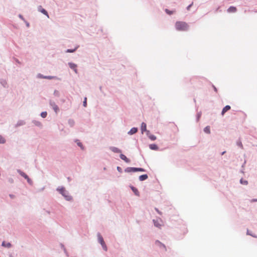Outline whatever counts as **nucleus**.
Wrapping results in <instances>:
<instances>
[{
	"label": "nucleus",
	"instance_id": "obj_1",
	"mask_svg": "<svg viewBox=\"0 0 257 257\" xmlns=\"http://www.w3.org/2000/svg\"><path fill=\"white\" fill-rule=\"evenodd\" d=\"M176 29L178 31H186L188 29V25L184 22L178 21L175 24Z\"/></svg>",
	"mask_w": 257,
	"mask_h": 257
},
{
	"label": "nucleus",
	"instance_id": "obj_2",
	"mask_svg": "<svg viewBox=\"0 0 257 257\" xmlns=\"http://www.w3.org/2000/svg\"><path fill=\"white\" fill-rule=\"evenodd\" d=\"M98 239L99 242L101 244L103 249L105 250H107L105 242L103 240V237H102V236L100 234L98 235Z\"/></svg>",
	"mask_w": 257,
	"mask_h": 257
},
{
	"label": "nucleus",
	"instance_id": "obj_3",
	"mask_svg": "<svg viewBox=\"0 0 257 257\" xmlns=\"http://www.w3.org/2000/svg\"><path fill=\"white\" fill-rule=\"evenodd\" d=\"M58 190H59V191L65 197L66 199L68 200H69L71 199V197L70 196H66L65 195V190L64 189V188H60V189H58Z\"/></svg>",
	"mask_w": 257,
	"mask_h": 257
},
{
	"label": "nucleus",
	"instance_id": "obj_4",
	"mask_svg": "<svg viewBox=\"0 0 257 257\" xmlns=\"http://www.w3.org/2000/svg\"><path fill=\"white\" fill-rule=\"evenodd\" d=\"M153 221H154L155 226H156V227H160L162 225L163 222L161 220V219H159V220H154Z\"/></svg>",
	"mask_w": 257,
	"mask_h": 257
},
{
	"label": "nucleus",
	"instance_id": "obj_5",
	"mask_svg": "<svg viewBox=\"0 0 257 257\" xmlns=\"http://www.w3.org/2000/svg\"><path fill=\"white\" fill-rule=\"evenodd\" d=\"M50 105H51L55 112L57 113L59 110L58 106L54 102L52 101L50 102Z\"/></svg>",
	"mask_w": 257,
	"mask_h": 257
},
{
	"label": "nucleus",
	"instance_id": "obj_6",
	"mask_svg": "<svg viewBox=\"0 0 257 257\" xmlns=\"http://www.w3.org/2000/svg\"><path fill=\"white\" fill-rule=\"evenodd\" d=\"M38 9L39 12L47 16V17H49V15L48 14L47 12L45 9H44L42 6H40Z\"/></svg>",
	"mask_w": 257,
	"mask_h": 257
},
{
	"label": "nucleus",
	"instance_id": "obj_7",
	"mask_svg": "<svg viewBox=\"0 0 257 257\" xmlns=\"http://www.w3.org/2000/svg\"><path fill=\"white\" fill-rule=\"evenodd\" d=\"M155 244H156V245H158L160 247L163 248L165 249V250H167L166 246L164 244H163L162 242L159 241V240H156L155 241Z\"/></svg>",
	"mask_w": 257,
	"mask_h": 257
},
{
	"label": "nucleus",
	"instance_id": "obj_8",
	"mask_svg": "<svg viewBox=\"0 0 257 257\" xmlns=\"http://www.w3.org/2000/svg\"><path fill=\"white\" fill-rule=\"evenodd\" d=\"M69 67L73 69L76 73H77V65L73 63H69L68 64Z\"/></svg>",
	"mask_w": 257,
	"mask_h": 257
},
{
	"label": "nucleus",
	"instance_id": "obj_9",
	"mask_svg": "<svg viewBox=\"0 0 257 257\" xmlns=\"http://www.w3.org/2000/svg\"><path fill=\"white\" fill-rule=\"evenodd\" d=\"M227 11L229 13H235L237 11V9L235 7L231 6L227 9Z\"/></svg>",
	"mask_w": 257,
	"mask_h": 257
},
{
	"label": "nucleus",
	"instance_id": "obj_10",
	"mask_svg": "<svg viewBox=\"0 0 257 257\" xmlns=\"http://www.w3.org/2000/svg\"><path fill=\"white\" fill-rule=\"evenodd\" d=\"M231 108L230 106L229 105H226L223 109L221 112V115H223L224 113L227 111L228 110H230Z\"/></svg>",
	"mask_w": 257,
	"mask_h": 257
},
{
	"label": "nucleus",
	"instance_id": "obj_11",
	"mask_svg": "<svg viewBox=\"0 0 257 257\" xmlns=\"http://www.w3.org/2000/svg\"><path fill=\"white\" fill-rule=\"evenodd\" d=\"M120 158L126 163H129L130 162V160L123 154H120Z\"/></svg>",
	"mask_w": 257,
	"mask_h": 257
},
{
	"label": "nucleus",
	"instance_id": "obj_12",
	"mask_svg": "<svg viewBox=\"0 0 257 257\" xmlns=\"http://www.w3.org/2000/svg\"><path fill=\"white\" fill-rule=\"evenodd\" d=\"M141 131L142 133L147 131V125L145 122H142L141 124Z\"/></svg>",
	"mask_w": 257,
	"mask_h": 257
},
{
	"label": "nucleus",
	"instance_id": "obj_13",
	"mask_svg": "<svg viewBox=\"0 0 257 257\" xmlns=\"http://www.w3.org/2000/svg\"><path fill=\"white\" fill-rule=\"evenodd\" d=\"M110 150L114 153H121V151L116 147H111Z\"/></svg>",
	"mask_w": 257,
	"mask_h": 257
},
{
	"label": "nucleus",
	"instance_id": "obj_14",
	"mask_svg": "<svg viewBox=\"0 0 257 257\" xmlns=\"http://www.w3.org/2000/svg\"><path fill=\"white\" fill-rule=\"evenodd\" d=\"M138 131V129L136 127H133L132 128L128 133L130 135H133L135 133H136Z\"/></svg>",
	"mask_w": 257,
	"mask_h": 257
},
{
	"label": "nucleus",
	"instance_id": "obj_15",
	"mask_svg": "<svg viewBox=\"0 0 257 257\" xmlns=\"http://www.w3.org/2000/svg\"><path fill=\"white\" fill-rule=\"evenodd\" d=\"M148 178V175L147 174H144V175H141L139 177V180L140 181H144V180H146Z\"/></svg>",
	"mask_w": 257,
	"mask_h": 257
},
{
	"label": "nucleus",
	"instance_id": "obj_16",
	"mask_svg": "<svg viewBox=\"0 0 257 257\" xmlns=\"http://www.w3.org/2000/svg\"><path fill=\"white\" fill-rule=\"evenodd\" d=\"M2 246L4 247L9 248L11 247V244L10 242H6L5 241H3L2 243Z\"/></svg>",
	"mask_w": 257,
	"mask_h": 257
},
{
	"label": "nucleus",
	"instance_id": "obj_17",
	"mask_svg": "<svg viewBox=\"0 0 257 257\" xmlns=\"http://www.w3.org/2000/svg\"><path fill=\"white\" fill-rule=\"evenodd\" d=\"M125 172H135V168L134 167H128L125 170Z\"/></svg>",
	"mask_w": 257,
	"mask_h": 257
},
{
	"label": "nucleus",
	"instance_id": "obj_18",
	"mask_svg": "<svg viewBox=\"0 0 257 257\" xmlns=\"http://www.w3.org/2000/svg\"><path fill=\"white\" fill-rule=\"evenodd\" d=\"M150 148L153 150H157L158 149V146L155 144H151L150 145Z\"/></svg>",
	"mask_w": 257,
	"mask_h": 257
},
{
	"label": "nucleus",
	"instance_id": "obj_19",
	"mask_svg": "<svg viewBox=\"0 0 257 257\" xmlns=\"http://www.w3.org/2000/svg\"><path fill=\"white\" fill-rule=\"evenodd\" d=\"M20 174L23 176L25 178L27 179L28 180V181L29 182H30V179L29 178L28 176L24 173L22 172H20Z\"/></svg>",
	"mask_w": 257,
	"mask_h": 257
},
{
	"label": "nucleus",
	"instance_id": "obj_20",
	"mask_svg": "<svg viewBox=\"0 0 257 257\" xmlns=\"http://www.w3.org/2000/svg\"><path fill=\"white\" fill-rule=\"evenodd\" d=\"M132 190L133 191V192L135 193L136 195L139 196V191L138 190V189L134 187H133L132 188Z\"/></svg>",
	"mask_w": 257,
	"mask_h": 257
},
{
	"label": "nucleus",
	"instance_id": "obj_21",
	"mask_svg": "<svg viewBox=\"0 0 257 257\" xmlns=\"http://www.w3.org/2000/svg\"><path fill=\"white\" fill-rule=\"evenodd\" d=\"M204 131L207 134H210V127L209 126L205 127L204 128Z\"/></svg>",
	"mask_w": 257,
	"mask_h": 257
},
{
	"label": "nucleus",
	"instance_id": "obj_22",
	"mask_svg": "<svg viewBox=\"0 0 257 257\" xmlns=\"http://www.w3.org/2000/svg\"><path fill=\"white\" fill-rule=\"evenodd\" d=\"M140 171V172H145V170L143 168H135V172Z\"/></svg>",
	"mask_w": 257,
	"mask_h": 257
},
{
	"label": "nucleus",
	"instance_id": "obj_23",
	"mask_svg": "<svg viewBox=\"0 0 257 257\" xmlns=\"http://www.w3.org/2000/svg\"><path fill=\"white\" fill-rule=\"evenodd\" d=\"M6 142L5 139L0 135V144H4Z\"/></svg>",
	"mask_w": 257,
	"mask_h": 257
},
{
	"label": "nucleus",
	"instance_id": "obj_24",
	"mask_svg": "<svg viewBox=\"0 0 257 257\" xmlns=\"http://www.w3.org/2000/svg\"><path fill=\"white\" fill-rule=\"evenodd\" d=\"M77 48H75V49H67L66 50V52L67 53H72V52H74L75 51V50H76Z\"/></svg>",
	"mask_w": 257,
	"mask_h": 257
},
{
	"label": "nucleus",
	"instance_id": "obj_25",
	"mask_svg": "<svg viewBox=\"0 0 257 257\" xmlns=\"http://www.w3.org/2000/svg\"><path fill=\"white\" fill-rule=\"evenodd\" d=\"M47 113L46 111L42 112L41 114V115L42 117L45 118L46 117Z\"/></svg>",
	"mask_w": 257,
	"mask_h": 257
},
{
	"label": "nucleus",
	"instance_id": "obj_26",
	"mask_svg": "<svg viewBox=\"0 0 257 257\" xmlns=\"http://www.w3.org/2000/svg\"><path fill=\"white\" fill-rule=\"evenodd\" d=\"M149 137L152 141H154L156 139V137L154 135H150L149 136Z\"/></svg>",
	"mask_w": 257,
	"mask_h": 257
},
{
	"label": "nucleus",
	"instance_id": "obj_27",
	"mask_svg": "<svg viewBox=\"0 0 257 257\" xmlns=\"http://www.w3.org/2000/svg\"><path fill=\"white\" fill-rule=\"evenodd\" d=\"M240 183L242 184H243V185H247V181H246V180H243L242 179H241L240 180Z\"/></svg>",
	"mask_w": 257,
	"mask_h": 257
},
{
	"label": "nucleus",
	"instance_id": "obj_28",
	"mask_svg": "<svg viewBox=\"0 0 257 257\" xmlns=\"http://www.w3.org/2000/svg\"><path fill=\"white\" fill-rule=\"evenodd\" d=\"M165 12H166L167 14H168V15H170L173 14V11H169L168 9H166L165 10Z\"/></svg>",
	"mask_w": 257,
	"mask_h": 257
},
{
	"label": "nucleus",
	"instance_id": "obj_29",
	"mask_svg": "<svg viewBox=\"0 0 257 257\" xmlns=\"http://www.w3.org/2000/svg\"><path fill=\"white\" fill-rule=\"evenodd\" d=\"M83 105L84 107H86L87 106V98L85 97L84 100L83 102Z\"/></svg>",
	"mask_w": 257,
	"mask_h": 257
},
{
	"label": "nucleus",
	"instance_id": "obj_30",
	"mask_svg": "<svg viewBox=\"0 0 257 257\" xmlns=\"http://www.w3.org/2000/svg\"><path fill=\"white\" fill-rule=\"evenodd\" d=\"M43 78H45V79H52L54 78L55 77L49 76H44V77H43Z\"/></svg>",
	"mask_w": 257,
	"mask_h": 257
},
{
	"label": "nucleus",
	"instance_id": "obj_31",
	"mask_svg": "<svg viewBox=\"0 0 257 257\" xmlns=\"http://www.w3.org/2000/svg\"><path fill=\"white\" fill-rule=\"evenodd\" d=\"M77 145L81 148L83 149V146H82V144L80 143V142H78L77 143Z\"/></svg>",
	"mask_w": 257,
	"mask_h": 257
},
{
	"label": "nucleus",
	"instance_id": "obj_32",
	"mask_svg": "<svg viewBox=\"0 0 257 257\" xmlns=\"http://www.w3.org/2000/svg\"><path fill=\"white\" fill-rule=\"evenodd\" d=\"M155 210H156V211L159 213L160 214V215L162 214V213L157 209V208H155Z\"/></svg>",
	"mask_w": 257,
	"mask_h": 257
},
{
	"label": "nucleus",
	"instance_id": "obj_33",
	"mask_svg": "<svg viewBox=\"0 0 257 257\" xmlns=\"http://www.w3.org/2000/svg\"><path fill=\"white\" fill-rule=\"evenodd\" d=\"M193 5V3H192L191 5H190L188 7H187V10H189L190 8V7L192 6Z\"/></svg>",
	"mask_w": 257,
	"mask_h": 257
},
{
	"label": "nucleus",
	"instance_id": "obj_34",
	"mask_svg": "<svg viewBox=\"0 0 257 257\" xmlns=\"http://www.w3.org/2000/svg\"><path fill=\"white\" fill-rule=\"evenodd\" d=\"M117 170H118V171H119V172H120V170H121V168H120L119 167H117Z\"/></svg>",
	"mask_w": 257,
	"mask_h": 257
},
{
	"label": "nucleus",
	"instance_id": "obj_35",
	"mask_svg": "<svg viewBox=\"0 0 257 257\" xmlns=\"http://www.w3.org/2000/svg\"><path fill=\"white\" fill-rule=\"evenodd\" d=\"M214 89L215 91H217V89L214 86Z\"/></svg>",
	"mask_w": 257,
	"mask_h": 257
},
{
	"label": "nucleus",
	"instance_id": "obj_36",
	"mask_svg": "<svg viewBox=\"0 0 257 257\" xmlns=\"http://www.w3.org/2000/svg\"><path fill=\"white\" fill-rule=\"evenodd\" d=\"M224 153H225V152H223L222 153V155L224 154Z\"/></svg>",
	"mask_w": 257,
	"mask_h": 257
},
{
	"label": "nucleus",
	"instance_id": "obj_37",
	"mask_svg": "<svg viewBox=\"0 0 257 257\" xmlns=\"http://www.w3.org/2000/svg\"><path fill=\"white\" fill-rule=\"evenodd\" d=\"M255 201H257V199Z\"/></svg>",
	"mask_w": 257,
	"mask_h": 257
}]
</instances>
